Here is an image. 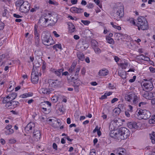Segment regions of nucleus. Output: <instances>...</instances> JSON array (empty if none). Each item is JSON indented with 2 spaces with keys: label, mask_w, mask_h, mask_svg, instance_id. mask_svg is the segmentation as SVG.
<instances>
[{
  "label": "nucleus",
  "mask_w": 155,
  "mask_h": 155,
  "mask_svg": "<svg viewBox=\"0 0 155 155\" xmlns=\"http://www.w3.org/2000/svg\"><path fill=\"white\" fill-rule=\"evenodd\" d=\"M127 126L130 129H137L139 126L136 122H130L127 124Z\"/></svg>",
  "instance_id": "18"
},
{
  "label": "nucleus",
  "mask_w": 155,
  "mask_h": 155,
  "mask_svg": "<svg viewBox=\"0 0 155 155\" xmlns=\"http://www.w3.org/2000/svg\"><path fill=\"white\" fill-rule=\"evenodd\" d=\"M116 12L114 14V18L117 20H119L124 14V8L122 5L120 4L114 8Z\"/></svg>",
  "instance_id": "3"
},
{
  "label": "nucleus",
  "mask_w": 155,
  "mask_h": 155,
  "mask_svg": "<svg viewBox=\"0 0 155 155\" xmlns=\"http://www.w3.org/2000/svg\"><path fill=\"white\" fill-rule=\"evenodd\" d=\"M8 96V97H10L11 100H12V101H13L16 97L17 94L16 93H12L11 94L9 95Z\"/></svg>",
  "instance_id": "36"
},
{
  "label": "nucleus",
  "mask_w": 155,
  "mask_h": 155,
  "mask_svg": "<svg viewBox=\"0 0 155 155\" xmlns=\"http://www.w3.org/2000/svg\"><path fill=\"white\" fill-rule=\"evenodd\" d=\"M106 39L108 43L109 44H113L114 43V41L113 38L109 36H107L106 37Z\"/></svg>",
  "instance_id": "32"
},
{
  "label": "nucleus",
  "mask_w": 155,
  "mask_h": 155,
  "mask_svg": "<svg viewBox=\"0 0 155 155\" xmlns=\"http://www.w3.org/2000/svg\"><path fill=\"white\" fill-rule=\"evenodd\" d=\"M115 35L116 36L118 37H122V36H126V37L127 36V35L125 34V35H124V34H122L120 33H117L115 34Z\"/></svg>",
  "instance_id": "48"
},
{
  "label": "nucleus",
  "mask_w": 155,
  "mask_h": 155,
  "mask_svg": "<svg viewBox=\"0 0 155 155\" xmlns=\"http://www.w3.org/2000/svg\"><path fill=\"white\" fill-rule=\"evenodd\" d=\"M81 22L85 25H87L90 23V21L87 20H81Z\"/></svg>",
  "instance_id": "46"
},
{
  "label": "nucleus",
  "mask_w": 155,
  "mask_h": 155,
  "mask_svg": "<svg viewBox=\"0 0 155 155\" xmlns=\"http://www.w3.org/2000/svg\"><path fill=\"white\" fill-rule=\"evenodd\" d=\"M63 69H61L58 70H56L54 74L58 76H59L61 74V72L63 71Z\"/></svg>",
  "instance_id": "40"
},
{
  "label": "nucleus",
  "mask_w": 155,
  "mask_h": 155,
  "mask_svg": "<svg viewBox=\"0 0 155 155\" xmlns=\"http://www.w3.org/2000/svg\"><path fill=\"white\" fill-rule=\"evenodd\" d=\"M108 73V71L106 69L104 68L99 71L98 74L99 76H106Z\"/></svg>",
  "instance_id": "23"
},
{
  "label": "nucleus",
  "mask_w": 155,
  "mask_h": 155,
  "mask_svg": "<svg viewBox=\"0 0 155 155\" xmlns=\"http://www.w3.org/2000/svg\"><path fill=\"white\" fill-rule=\"evenodd\" d=\"M129 109L127 111H129L130 113H131L132 111L133 107L130 105L128 106Z\"/></svg>",
  "instance_id": "52"
},
{
  "label": "nucleus",
  "mask_w": 155,
  "mask_h": 155,
  "mask_svg": "<svg viewBox=\"0 0 155 155\" xmlns=\"http://www.w3.org/2000/svg\"><path fill=\"white\" fill-rule=\"evenodd\" d=\"M149 69L150 71L152 72H155V68L152 67H150L149 68Z\"/></svg>",
  "instance_id": "55"
},
{
  "label": "nucleus",
  "mask_w": 155,
  "mask_h": 155,
  "mask_svg": "<svg viewBox=\"0 0 155 155\" xmlns=\"http://www.w3.org/2000/svg\"><path fill=\"white\" fill-rule=\"evenodd\" d=\"M137 20V24L138 25L143 24L144 23L147 21L146 18L143 16L139 17L138 18Z\"/></svg>",
  "instance_id": "24"
},
{
  "label": "nucleus",
  "mask_w": 155,
  "mask_h": 155,
  "mask_svg": "<svg viewBox=\"0 0 155 155\" xmlns=\"http://www.w3.org/2000/svg\"><path fill=\"white\" fill-rule=\"evenodd\" d=\"M114 111V113L116 114V115H119L120 113L121 110L119 108H115Z\"/></svg>",
  "instance_id": "39"
},
{
  "label": "nucleus",
  "mask_w": 155,
  "mask_h": 155,
  "mask_svg": "<svg viewBox=\"0 0 155 155\" xmlns=\"http://www.w3.org/2000/svg\"><path fill=\"white\" fill-rule=\"evenodd\" d=\"M16 140L14 139H11L9 140V143L11 144H13L15 143Z\"/></svg>",
  "instance_id": "51"
},
{
  "label": "nucleus",
  "mask_w": 155,
  "mask_h": 155,
  "mask_svg": "<svg viewBox=\"0 0 155 155\" xmlns=\"http://www.w3.org/2000/svg\"><path fill=\"white\" fill-rule=\"evenodd\" d=\"M143 85L147 91H151L153 88V84L150 81H147L146 80L145 82H143Z\"/></svg>",
  "instance_id": "10"
},
{
  "label": "nucleus",
  "mask_w": 155,
  "mask_h": 155,
  "mask_svg": "<svg viewBox=\"0 0 155 155\" xmlns=\"http://www.w3.org/2000/svg\"><path fill=\"white\" fill-rule=\"evenodd\" d=\"M149 123L150 124H153L155 123V115L152 116L151 118L149 120Z\"/></svg>",
  "instance_id": "41"
},
{
  "label": "nucleus",
  "mask_w": 155,
  "mask_h": 155,
  "mask_svg": "<svg viewBox=\"0 0 155 155\" xmlns=\"http://www.w3.org/2000/svg\"><path fill=\"white\" fill-rule=\"evenodd\" d=\"M41 39L43 44L47 46H49L52 44V39L50 34L43 32L41 35Z\"/></svg>",
  "instance_id": "5"
},
{
  "label": "nucleus",
  "mask_w": 155,
  "mask_h": 155,
  "mask_svg": "<svg viewBox=\"0 0 155 155\" xmlns=\"http://www.w3.org/2000/svg\"><path fill=\"white\" fill-rule=\"evenodd\" d=\"M111 123L113 124H114L115 125L117 126L118 127L121 126L122 124L121 120L118 118H114L113 121L111 122Z\"/></svg>",
  "instance_id": "20"
},
{
  "label": "nucleus",
  "mask_w": 155,
  "mask_h": 155,
  "mask_svg": "<svg viewBox=\"0 0 155 155\" xmlns=\"http://www.w3.org/2000/svg\"><path fill=\"white\" fill-rule=\"evenodd\" d=\"M151 114L149 111L145 110H141L137 111L135 117L140 120L147 119L150 118Z\"/></svg>",
  "instance_id": "4"
},
{
  "label": "nucleus",
  "mask_w": 155,
  "mask_h": 155,
  "mask_svg": "<svg viewBox=\"0 0 155 155\" xmlns=\"http://www.w3.org/2000/svg\"><path fill=\"white\" fill-rule=\"evenodd\" d=\"M35 38V45L37 47H38L39 45V34H34Z\"/></svg>",
  "instance_id": "26"
},
{
  "label": "nucleus",
  "mask_w": 155,
  "mask_h": 155,
  "mask_svg": "<svg viewBox=\"0 0 155 155\" xmlns=\"http://www.w3.org/2000/svg\"><path fill=\"white\" fill-rule=\"evenodd\" d=\"M76 64L75 63H73L71 68L68 70L69 73L73 74L74 72V76L77 77L78 75L80 68V67L75 68Z\"/></svg>",
  "instance_id": "8"
},
{
  "label": "nucleus",
  "mask_w": 155,
  "mask_h": 155,
  "mask_svg": "<svg viewBox=\"0 0 155 155\" xmlns=\"http://www.w3.org/2000/svg\"><path fill=\"white\" fill-rule=\"evenodd\" d=\"M40 131L39 130H34L33 132V138L35 141H37L39 140L41 137Z\"/></svg>",
  "instance_id": "12"
},
{
  "label": "nucleus",
  "mask_w": 155,
  "mask_h": 155,
  "mask_svg": "<svg viewBox=\"0 0 155 155\" xmlns=\"http://www.w3.org/2000/svg\"><path fill=\"white\" fill-rule=\"evenodd\" d=\"M44 103H45V104H47L49 106H51V103L50 102L47 101L44 102Z\"/></svg>",
  "instance_id": "64"
},
{
  "label": "nucleus",
  "mask_w": 155,
  "mask_h": 155,
  "mask_svg": "<svg viewBox=\"0 0 155 155\" xmlns=\"http://www.w3.org/2000/svg\"><path fill=\"white\" fill-rule=\"evenodd\" d=\"M91 45L93 48L97 47L98 45V42L95 40H92L91 41Z\"/></svg>",
  "instance_id": "34"
},
{
  "label": "nucleus",
  "mask_w": 155,
  "mask_h": 155,
  "mask_svg": "<svg viewBox=\"0 0 155 155\" xmlns=\"http://www.w3.org/2000/svg\"><path fill=\"white\" fill-rule=\"evenodd\" d=\"M32 94H29L28 93H25L21 94L20 96V97L23 98H25L31 96Z\"/></svg>",
  "instance_id": "38"
},
{
  "label": "nucleus",
  "mask_w": 155,
  "mask_h": 155,
  "mask_svg": "<svg viewBox=\"0 0 155 155\" xmlns=\"http://www.w3.org/2000/svg\"><path fill=\"white\" fill-rule=\"evenodd\" d=\"M148 91L146 92L143 94V97L147 99L151 100L153 97V93L151 92H148Z\"/></svg>",
  "instance_id": "21"
},
{
  "label": "nucleus",
  "mask_w": 155,
  "mask_h": 155,
  "mask_svg": "<svg viewBox=\"0 0 155 155\" xmlns=\"http://www.w3.org/2000/svg\"><path fill=\"white\" fill-rule=\"evenodd\" d=\"M119 75L123 79H125L126 78V72L124 71H122L118 72Z\"/></svg>",
  "instance_id": "31"
},
{
  "label": "nucleus",
  "mask_w": 155,
  "mask_h": 155,
  "mask_svg": "<svg viewBox=\"0 0 155 155\" xmlns=\"http://www.w3.org/2000/svg\"><path fill=\"white\" fill-rule=\"evenodd\" d=\"M120 66L123 69H125L128 66V64L127 63H121Z\"/></svg>",
  "instance_id": "43"
},
{
  "label": "nucleus",
  "mask_w": 155,
  "mask_h": 155,
  "mask_svg": "<svg viewBox=\"0 0 155 155\" xmlns=\"http://www.w3.org/2000/svg\"><path fill=\"white\" fill-rule=\"evenodd\" d=\"M70 11L72 12L76 13H81L84 12L83 9L75 7L71 8L70 9Z\"/></svg>",
  "instance_id": "16"
},
{
  "label": "nucleus",
  "mask_w": 155,
  "mask_h": 155,
  "mask_svg": "<svg viewBox=\"0 0 155 155\" xmlns=\"http://www.w3.org/2000/svg\"><path fill=\"white\" fill-rule=\"evenodd\" d=\"M58 97L56 96H53L51 98V101L54 103L58 101Z\"/></svg>",
  "instance_id": "45"
},
{
  "label": "nucleus",
  "mask_w": 155,
  "mask_h": 155,
  "mask_svg": "<svg viewBox=\"0 0 155 155\" xmlns=\"http://www.w3.org/2000/svg\"><path fill=\"white\" fill-rule=\"evenodd\" d=\"M135 93L132 92H130L128 94H127L125 96V100L128 101H130V100H132V97H134Z\"/></svg>",
  "instance_id": "22"
},
{
  "label": "nucleus",
  "mask_w": 155,
  "mask_h": 155,
  "mask_svg": "<svg viewBox=\"0 0 155 155\" xmlns=\"http://www.w3.org/2000/svg\"><path fill=\"white\" fill-rule=\"evenodd\" d=\"M39 92L44 94H48L52 91V89H50L47 88H42L39 90Z\"/></svg>",
  "instance_id": "17"
},
{
  "label": "nucleus",
  "mask_w": 155,
  "mask_h": 155,
  "mask_svg": "<svg viewBox=\"0 0 155 155\" xmlns=\"http://www.w3.org/2000/svg\"><path fill=\"white\" fill-rule=\"evenodd\" d=\"M129 21H130V22L134 25H135V22L134 21V19L133 18H131L129 19Z\"/></svg>",
  "instance_id": "53"
},
{
  "label": "nucleus",
  "mask_w": 155,
  "mask_h": 155,
  "mask_svg": "<svg viewBox=\"0 0 155 155\" xmlns=\"http://www.w3.org/2000/svg\"><path fill=\"white\" fill-rule=\"evenodd\" d=\"M41 75L40 68L39 67H34V66L31 75V81L34 84L38 83L39 80L38 76Z\"/></svg>",
  "instance_id": "2"
},
{
  "label": "nucleus",
  "mask_w": 155,
  "mask_h": 155,
  "mask_svg": "<svg viewBox=\"0 0 155 155\" xmlns=\"http://www.w3.org/2000/svg\"><path fill=\"white\" fill-rule=\"evenodd\" d=\"M35 127V124L33 122H30L26 126L25 128V130L26 132H31L32 130L34 129Z\"/></svg>",
  "instance_id": "14"
},
{
  "label": "nucleus",
  "mask_w": 155,
  "mask_h": 155,
  "mask_svg": "<svg viewBox=\"0 0 155 155\" xmlns=\"http://www.w3.org/2000/svg\"><path fill=\"white\" fill-rule=\"evenodd\" d=\"M71 2L72 4H76L77 3V0H71Z\"/></svg>",
  "instance_id": "63"
},
{
  "label": "nucleus",
  "mask_w": 155,
  "mask_h": 155,
  "mask_svg": "<svg viewBox=\"0 0 155 155\" xmlns=\"http://www.w3.org/2000/svg\"><path fill=\"white\" fill-rule=\"evenodd\" d=\"M107 98L106 95L105 94H104L103 95H102L101 96V97L99 98L100 99L102 100L103 99H105Z\"/></svg>",
  "instance_id": "60"
},
{
  "label": "nucleus",
  "mask_w": 155,
  "mask_h": 155,
  "mask_svg": "<svg viewBox=\"0 0 155 155\" xmlns=\"http://www.w3.org/2000/svg\"><path fill=\"white\" fill-rule=\"evenodd\" d=\"M30 9V5L27 1H25L24 3L19 8V11L21 12L26 13Z\"/></svg>",
  "instance_id": "7"
},
{
  "label": "nucleus",
  "mask_w": 155,
  "mask_h": 155,
  "mask_svg": "<svg viewBox=\"0 0 155 155\" xmlns=\"http://www.w3.org/2000/svg\"><path fill=\"white\" fill-rule=\"evenodd\" d=\"M130 113L128 111H126L125 112V114L127 117H129L130 116Z\"/></svg>",
  "instance_id": "59"
},
{
  "label": "nucleus",
  "mask_w": 155,
  "mask_h": 155,
  "mask_svg": "<svg viewBox=\"0 0 155 155\" xmlns=\"http://www.w3.org/2000/svg\"><path fill=\"white\" fill-rule=\"evenodd\" d=\"M89 155H96L95 150L94 149L91 150Z\"/></svg>",
  "instance_id": "47"
},
{
  "label": "nucleus",
  "mask_w": 155,
  "mask_h": 155,
  "mask_svg": "<svg viewBox=\"0 0 155 155\" xmlns=\"http://www.w3.org/2000/svg\"><path fill=\"white\" fill-rule=\"evenodd\" d=\"M146 102H140L139 104V107H141V105L143 106L144 105H146Z\"/></svg>",
  "instance_id": "62"
},
{
  "label": "nucleus",
  "mask_w": 155,
  "mask_h": 155,
  "mask_svg": "<svg viewBox=\"0 0 155 155\" xmlns=\"http://www.w3.org/2000/svg\"><path fill=\"white\" fill-rule=\"evenodd\" d=\"M25 1L23 0H18L15 2V5L16 6L21 7L24 3Z\"/></svg>",
  "instance_id": "30"
},
{
  "label": "nucleus",
  "mask_w": 155,
  "mask_h": 155,
  "mask_svg": "<svg viewBox=\"0 0 155 155\" xmlns=\"http://www.w3.org/2000/svg\"><path fill=\"white\" fill-rule=\"evenodd\" d=\"M57 48L61 49H62L61 45V44H56L53 46V48L54 49H55L56 51H58Z\"/></svg>",
  "instance_id": "35"
},
{
  "label": "nucleus",
  "mask_w": 155,
  "mask_h": 155,
  "mask_svg": "<svg viewBox=\"0 0 155 155\" xmlns=\"http://www.w3.org/2000/svg\"><path fill=\"white\" fill-rule=\"evenodd\" d=\"M49 15L48 13V14H44L41 17L38 21V24L40 25L41 26H44L46 25V23H48V18Z\"/></svg>",
  "instance_id": "6"
},
{
  "label": "nucleus",
  "mask_w": 155,
  "mask_h": 155,
  "mask_svg": "<svg viewBox=\"0 0 155 155\" xmlns=\"http://www.w3.org/2000/svg\"><path fill=\"white\" fill-rule=\"evenodd\" d=\"M126 150L124 148H119L114 151L117 155H125L126 154Z\"/></svg>",
  "instance_id": "15"
},
{
  "label": "nucleus",
  "mask_w": 155,
  "mask_h": 155,
  "mask_svg": "<svg viewBox=\"0 0 155 155\" xmlns=\"http://www.w3.org/2000/svg\"><path fill=\"white\" fill-rule=\"evenodd\" d=\"M48 82L51 87H56L60 86L61 84V81L58 80H49Z\"/></svg>",
  "instance_id": "9"
},
{
  "label": "nucleus",
  "mask_w": 155,
  "mask_h": 155,
  "mask_svg": "<svg viewBox=\"0 0 155 155\" xmlns=\"http://www.w3.org/2000/svg\"><path fill=\"white\" fill-rule=\"evenodd\" d=\"M5 58V54H3L0 56V60H1L2 61L3 59Z\"/></svg>",
  "instance_id": "54"
},
{
  "label": "nucleus",
  "mask_w": 155,
  "mask_h": 155,
  "mask_svg": "<svg viewBox=\"0 0 155 155\" xmlns=\"http://www.w3.org/2000/svg\"><path fill=\"white\" fill-rule=\"evenodd\" d=\"M75 85L79 86L81 83V81L79 80L76 79L74 82Z\"/></svg>",
  "instance_id": "44"
},
{
  "label": "nucleus",
  "mask_w": 155,
  "mask_h": 155,
  "mask_svg": "<svg viewBox=\"0 0 155 155\" xmlns=\"http://www.w3.org/2000/svg\"><path fill=\"white\" fill-rule=\"evenodd\" d=\"M38 25H35L34 27V34H38Z\"/></svg>",
  "instance_id": "49"
},
{
  "label": "nucleus",
  "mask_w": 155,
  "mask_h": 155,
  "mask_svg": "<svg viewBox=\"0 0 155 155\" xmlns=\"http://www.w3.org/2000/svg\"><path fill=\"white\" fill-rule=\"evenodd\" d=\"M12 101L8 97V96H7L6 97H4L2 101V102L4 104H6V107H10V105L8 104L9 103H11V102Z\"/></svg>",
  "instance_id": "19"
},
{
  "label": "nucleus",
  "mask_w": 155,
  "mask_h": 155,
  "mask_svg": "<svg viewBox=\"0 0 155 155\" xmlns=\"http://www.w3.org/2000/svg\"><path fill=\"white\" fill-rule=\"evenodd\" d=\"M12 126L9 124L4 129L6 135H10L14 133V130L12 129Z\"/></svg>",
  "instance_id": "13"
},
{
  "label": "nucleus",
  "mask_w": 155,
  "mask_h": 155,
  "mask_svg": "<svg viewBox=\"0 0 155 155\" xmlns=\"http://www.w3.org/2000/svg\"><path fill=\"white\" fill-rule=\"evenodd\" d=\"M150 139L151 140V142L153 144L155 143V132H153L150 134Z\"/></svg>",
  "instance_id": "29"
},
{
  "label": "nucleus",
  "mask_w": 155,
  "mask_h": 155,
  "mask_svg": "<svg viewBox=\"0 0 155 155\" xmlns=\"http://www.w3.org/2000/svg\"><path fill=\"white\" fill-rule=\"evenodd\" d=\"M19 103L18 101H12L11 102V103H9L8 104L10 105L9 108H12V107H15L17 106L18 105Z\"/></svg>",
  "instance_id": "27"
},
{
  "label": "nucleus",
  "mask_w": 155,
  "mask_h": 155,
  "mask_svg": "<svg viewBox=\"0 0 155 155\" xmlns=\"http://www.w3.org/2000/svg\"><path fill=\"white\" fill-rule=\"evenodd\" d=\"M77 56L78 59L82 61H84L85 59L84 54L81 52H78L77 53Z\"/></svg>",
  "instance_id": "28"
},
{
  "label": "nucleus",
  "mask_w": 155,
  "mask_h": 155,
  "mask_svg": "<svg viewBox=\"0 0 155 155\" xmlns=\"http://www.w3.org/2000/svg\"><path fill=\"white\" fill-rule=\"evenodd\" d=\"M48 14L49 16L48 23L50 25H54L57 21V19L55 17V15L53 14L52 15L51 13H48Z\"/></svg>",
  "instance_id": "11"
},
{
  "label": "nucleus",
  "mask_w": 155,
  "mask_h": 155,
  "mask_svg": "<svg viewBox=\"0 0 155 155\" xmlns=\"http://www.w3.org/2000/svg\"><path fill=\"white\" fill-rule=\"evenodd\" d=\"M134 99L133 100V103L135 104H137L139 101V98L135 94L134 96Z\"/></svg>",
  "instance_id": "33"
},
{
  "label": "nucleus",
  "mask_w": 155,
  "mask_h": 155,
  "mask_svg": "<svg viewBox=\"0 0 155 155\" xmlns=\"http://www.w3.org/2000/svg\"><path fill=\"white\" fill-rule=\"evenodd\" d=\"M95 52V53L97 54H100L101 51V50L99 48H97V47H96V48H93Z\"/></svg>",
  "instance_id": "42"
},
{
  "label": "nucleus",
  "mask_w": 155,
  "mask_h": 155,
  "mask_svg": "<svg viewBox=\"0 0 155 155\" xmlns=\"http://www.w3.org/2000/svg\"><path fill=\"white\" fill-rule=\"evenodd\" d=\"M4 27V24L0 21V30H3Z\"/></svg>",
  "instance_id": "50"
},
{
  "label": "nucleus",
  "mask_w": 155,
  "mask_h": 155,
  "mask_svg": "<svg viewBox=\"0 0 155 155\" xmlns=\"http://www.w3.org/2000/svg\"><path fill=\"white\" fill-rule=\"evenodd\" d=\"M53 33L56 37H59L60 36V35L57 34V32L55 31H53Z\"/></svg>",
  "instance_id": "56"
},
{
  "label": "nucleus",
  "mask_w": 155,
  "mask_h": 155,
  "mask_svg": "<svg viewBox=\"0 0 155 155\" xmlns=\"http://www.w3.org/2000/svg\"><path fill=\"white\" fill-rule=\"evenodd\" d=\"M69 30L71 32H73L75 30V27L72 23H70L69 25Z\"/></svg>",
  "instance_id": "37"
},
{
  "label": "nucleus",
  "mask_w": 155,
  "mask_h": 155,
  "mask_svg": "<svg viewBox=\"0 0 155 155\" xmlns=\"http://www.w3.org/2000/svg\"><path fill=\"white\" fill-rule=\"evenodd\" d=\"M118 100V99L116 98H114L111 100V102L112 104L114 103L115 102L117 101Z\"/></svg>",
  "instance_id": "57"
},
{
  "label": "nucleus",
  "mask_w": 155,
  "mask_h": 155,
  "mask_svg": "<svg viewBox=\"0 0 155 155\" xmlns=\"http://www.w3.org/2000/svg\"><path fill=\"white\" fill-rule=\"evenodd\" d=\"M7 12L8 11L6 9L4 10V12L2 13V15L3 16H6Z\"/></svg>",
  "instance_id": "58"
},
{
  "label": "nucleus",
  "mask_w": 155,
  "mask_h": 155,
  "mask_svg": "<svg viewBox=\"0 0 155 155\" xmlns=\"http://www.w3.org/2000/svg\"><path fill=\"white\" fill-rule=\"evenodd\" d=\"M130 134V131L125 127H121L118 131L117 132L115 133L114 135H111L110 133V136L112 137L119 138L121 140L127 139Z\"/></svg>",
  "instance_id": "1"
},
{
  "label": "nucleus",
  "mask_w": 155,
  "mask_h": 155,
  "mask_svg": "<svg viewBox=\"0 0 155 155\" xmlns=\"http://www.w3.org/2000/svg\"><path fill=\"white\" fill-rule=\"evenodd\" d=\"M0 142L1 143L2 145H4L5 143V141L3 139H1L0 140Z\"/></svg>",
  "instance_id": "61"
},
{
  "label": "nucleus",
  "mask_w": 155,
  "mask_h": 155,
  "mask_svg": "<svg viewBox=\"0 0 155 155\" xmlns=\"http://www.w3.org/2000/svg\"><path fill=\"white\" fill-rule=\"evenodd\" d=\"M139 25L140 26V28L141 29L143 30H147L149 28L147 21L144 23L143 24L140 25Z\"/></svg>",
  "instance_id": "25"
}]
</instances>
